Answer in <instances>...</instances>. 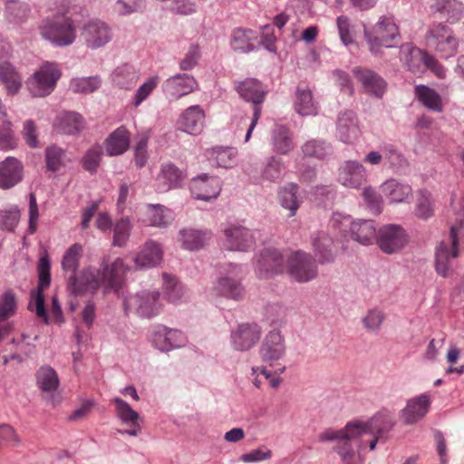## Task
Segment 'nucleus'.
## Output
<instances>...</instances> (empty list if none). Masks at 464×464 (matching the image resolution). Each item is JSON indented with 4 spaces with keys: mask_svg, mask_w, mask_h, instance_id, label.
Listing matches in <instances>:
<instances>
[{
    "mask_svg": "<svg viewBox=\"0 0 464 464\" xmlns=\"http://www.w3.org/2000/svg\"><path fill=\"white\" fill-rule=\"evenodd\" d=\"M394 425L391 412L382 411L366 421L351 420L340 430H326L319 436L321 441L336 440L334 450L345 464H353L356 450L353 441L357 442V451L361 452L367 444L371 450H375L379 440L389 432Z\"/></svg>",
    "mask_w": 464,
    "mask_h": 464,
    "instance_id": "obj_1",
    "label": "nucleus"
},
{
    "mask_svg": "<svg viewBox=\"0 0 464 464\" xmlns=\"http://www.w3.org/2000/svg\"><path fill=\"white\" fill-rule=\"evenodd\" d=\"M82 256V246L75 243L65 251L62 260L63 271L71 273L68 287L72 293L75 295L85 292L93 293L102 285L116 291L120 288L122 278L129 270L122 258H116L111 265H104L102 271L87 268L80 277H77L75 273Z\"/></svg>",
    "mask_w": 464,
    "mask_h": 464,
    "instance_id": "obj_2",
    "label": "nucleus"
},
{
    "mask_svg": "<svg viewBox=\"0 0 464 464\" xmlns=\"http://www.w3.org/2000/svg\"><path fill=\"white\" fill-rule=\"evenodd\" d=\"M123 306L127 315L133 314L150 319L160 313L163 302L158 290L144 289L126 297Z\"/></svg>",
    "mask_w": 464,
    "mask_h": 464,
    "instance_id": "obj_3",
    "label": "nucleus"
},
{
    "mask_svg": "<svg viewBox=\"0 0 464 464\" xmlns=\"http://www.w3.org/2000/svg\"><path fill=\"white\" fill-rule=\"evenodd\" d=\"M461 218H458L459 224L450 227L449 240L442 241L436 248L435 269L442 277H449L452 274L451 261L459 256V235L461 227H464V209Z\"/></svg>",
    "mask_w": 464,
    "mask_h": 464,
    "instance_id": "obj_4",
    "label": "nucleus"
},
{
    "mask_svg": "<svg viewBox=\"0 0 464 464\" xmlns=\"http://www.w3.org/2000/svg\"><path fill=\"white\" fill-rule=\"evenodd\" d=\"M61 75L56 63L46 62L27 79V89L34 97L47 96L54 90Z\"/></svg>",
    "mask_w": 464,
    "mask_h": 464,
    "instance_id": "obj_5",
    "label": "nucleus"
},
{
    "mask_svg": "<svg viewBox=\"0 0 464 464\" xmlns=\"http://www.w3.org/2000/svg\"><path fill=\"white\" fill-rule=\"evenodd\" d=\"M330 224L341 232H345L349 226L351 237L362 245H370L377 237L376 228L372 220L360 219L351 222L349 217L334 214Z\"/></svg>",
    "mask_w": 464,
    "mask_h": 464,
    "instance_id": "obj_6",
    "label": "nucleus"
},
{
    "mask_svg": "<svg viewBox=\"0 0 464 464\" xmlns=\"http://www.w3.org/2000/svg\"><path fill=\"white\" fill-rule=\"evenodd\" d=\"M285 354V343L281 333L270 331L264 338L259 348V355L263 362L274 369V374L279 375L285 371V366L277 363Z\"/></svg>",
    "mask_w": 464,
    "mask_h": 464,
    "instance_id": "obj_7",
    "label": "nucleus"
},
{
    "mask_svg": "<svg viewBox=\"0 0 464 464\" xmlns=\"http://www.w3.org/2000/svg\"><path fill=\"white\" fill-rule=\"evenodd\" d=\"M286 268L289 276L300 283L311 281L317 276L314 259L303 251L292 252L287 256Z\"/></svg>",
    "mask_w": 464,
    "mask_h": 464,
    "instance_id": "obj_8",
    "label": "nucleus"
},
{
    "mask_svg": "<svg viewBox=\"0 0 464 464\" xmlns=\"http://www.w3.org/2000/svg\"><path fill=\"white\" fill-rule=\"evenodd\" d=\"M237 91L244 100L253 102V118L246 134V141H248L251 133L260 118L261 103L263 102L266 92L261 82L256 79H246L239 82L237 86Z\"/></svg>",
    "mask_w": 464,
    "mask_h": 464,
    "instance_id": "obj_9",
    "label": "nucleus"
},
{
    "mask_svg": "<svg viewBox=\"0 0 464 464\" xmlns=\"http://www.w3.org/2000/svg\"><path fill=\"white\" fill-rule=\"evenodd\" d=\"M376 242L382 252L394 254L406 246L408 237L401 226L386 225L380 228L376 237Z\"/></svg>",
    "mask_w": 464,
    "mask_h": 464,
    "instance_id": "obj_10",
    "label": "nucleus"
},
{
    "mask_svg": "<svg viewBox=\"0 0 464 464\" xmlns=\"http://www.w3.org/2000/svg\"><path fill=\"white\" fill-rule=\"evenodd\" d=\"M151 343L159 351L167 353L185 346L187 337L179 330L157 325L151 333Z\"/></svg>",
    "mask_w": 464,
    "mask_h": 464,
    "instance_id": "obj_11",
    "label": "nucleus"
},
{
    "mask_svg": "<svg viewBox=\"0 0 464 464\" xmlns=\"http://www.w3.org/2000/svg\"><path fill=\"white\" fill-rule=\"evenodd\" d=\"M262 334L261 327L256 323H243L231 333V344L237 351L246 352L254 347Z\"/></svg>",
    "mask_w": 464,
    "mask_h": 464,
    "instance_id": "obj_12",
    "label": "nucleus"
},
{
    "mask_svg": "<svg viewBox=\"0 0 464 464\" xmlns=\"http://www.w3.org/2000/svg\"><path fill=\"white\" fill-rule=\"evenodd\" d=\"M285 258L276 249L266 248L263 250L256 264V273L260 278H268L280 274L285 269Z\"/></svg>",
    "mask_w": 464,
    "mask_h": 464,
    "instance_id": "obj_13",
    "label": "nucleus"
},
{
    "mask_svg": "<svg viewBox=\"0 0 464 464\" xmlns=\"http://www.w3.org/2000/svg\"><path fill=\"white\" fill-rule=\"evenodd\" d=\"M223 246L230 251H247L255 245L254 234L242 226H230L224 230Z\"/></svg>",
    "mask_w": 464,
    "mask_h": 464,
    "instance_id": "obj_14",
    "label": "nucleus"
},
{
    "mask_svg": "<svg viewBox=\"0 0 464 464\" xmlns=\"http://www.w3.org/2000/svg\"><path fill=\"white\" fill-rule=\"evenodd\" d=\"M198 88L197 80L187 73H179L168 78L162 85L166 95L179 100L183 96L188 95Z\"/></svg>",
    "mask_w": 464,
    "mask_h": 464,
    "instance_id": "obj_15",
    "label": "nucleus"
},
{
    "mask_svg": "<svg viewBox=\"0 0 464 464\" xmlns=\"http://www.w3.org/2000/svg\"><path fill=\"white\" fill-rule=\"evenodd\" d=\"M431 397L429 393H422L407 401L401 411V419L405 424H413L423 419L429 412Z\"/></svg>",
    "mask_w": 464,
    "mask_h": 464,
    "instance_id": "obj_16",
    "label": "nucleus"
},
{
    "mask_svg": "<svg viewBox=\"0 0 464 464\" xmlns=\"http://www.w3.org/2000/svg\"><path fill=\"white\" fill-rule=\"evenodd\" d=\"M428 55V52L411 44H404L400 50V60L402 66L415 75L424 73Z\"/></svg>",
    "mask_w": 464,
    "mask_h": 464,
    "instance_id": "obj_17",
    "label": "nucleus"
},
{
    "mask_svg": "<svg viewBox=\"0 0 464 464\" xmlns=\"http://www.w3.org/2000/svg\"><path fill=\"white\" fill-rule=\"evenodd\" d=\"M220 190V180L215 176L202 174L194 178L190 182V191L197 199L209 200L215 198Z\"/></svg>",
    "mask_w": 464,
    "mask_h": 464,
    "instance_id": "obj_18",
    "label": "nucleus"
},
{
    "mask_svg": "<svg viewBox=\"0 0 464 464\" xmlns=\"http://www.w3.org/2000/svg\"><path fill=\"white\" fill-rule=\"evenodd\" d=\"M205 119L204 110L199 105H192L180 114L178 125L182 131L196 136L202 132Z\"/></svg>",
    "mask_w": 464,
    "mask_h": 464,
    "instance_id": "obj_19",
    "label": "nucleus"
},
{
    "mask_svg": "<svg viewBox=\"0 0 464 464\" xmlns=\"http://www.w3.org/2000/svg\"><path fill=\"white\" fill-rule=\"evenodd\" d=\"M39 283L37 291L32 292V298L35 302L36 314L40 318H44L47 323L46 311L44 307V289L48 287L51 282L50 261L49 258L42 257L38 265Z\"/></svg>",
    "mask_w": 464,
    "mask_h": 464,
    "instance_id": "obj_20",
    "label": "nucleus"
},
{
    "mask_svg": "<svg viewBox=\"0 0 464 464\" xmlns=\"http://www.w3.org/2000/svg\"><path fill=\"white\" fill-rule=\"evenodd\" d=\"M24 166L14 157H7L0 162V188L9 189L23 179Z\"/></svg>",
    "mask_w": 464,
    "mask_h": 464,
    "instance_id": "obj_21",
    "label": "nucleus"
},
{
    "mask_svg": "<svg viewBox=\"0 0 464 464\" xmlns=\"http://www.w3.org/2000/svg\"><path fill=\"white\" fill-rule=\"evenodd\" d=\"M427 40L444 58L451 57L457 53L459 41L452 35L451 31H431Z\"/></svg>",
    "mask_w": 464,
    "mask_h": 464,
    "instance_id": "obj_22",
    "label": "nucleus"
},
{
    "mask_svg": "<svg viewBox=\"0 0 464 464\" xmlns=\"http://www.w3.org/2000/svg\"><path fill=\"white\" fill-rule=\"evenodd\" d=\"M212 292L217 296L233 300H241L245 296V288L239 279L230 276H220L212 286Z\"/></svg>",
    "mask_w": 464,
    "mask_h": 464,
    "instance_id": "obj_23",
    "label": "nucleus"
},
{
    "mask_svg": "<svg viewBox=\"0 0 464 464\" xmlns=\"http://www.w3.org/2000/svg\"><path fill=\"white\" fill-rule=\"evenodd\" d=\"M353 73L362 84L366 92L381 98L386 91V82L375 72L363 68H354Z\"/></svg>",
    "mask_w": 464,
    "mask_h": 464,
    "instance_id": "obj_24",
    "label": "nucleus"
},
{
    "mask_svg": "<svg viewBox=\"0 0 464 464\" xmlns=\"http://www.w3.org/2000/svg\"><path fill=\"white\" fill-rule=\"evenodd\" d=\"M338 179L345 187L357 188L366 180V169L361 163L349 160L340 169Z\"/></svg>",
    "mask_w": 464,
    "mask_h": 464,
    "instance_id": "obj_25",
    "label": "nucleus"
},
{
    "mask_svg": "<svg viewBox=\"0 0 464 464\" xmlns=\"http://www.w3.org/2000/svg\"><path fill=\"white\" fill-rule=\"evenodd\" d=\"M53 127L60 133L75 135L84 129L85 121L78 112L63 111L56 117Z\"/></svg>",
    "mask_w": 464,
    "mask_h": 464,
    "instance_id": "obj_26",
    "label": "nucleus"
},
{
    "mask_svg": "<svg viewBox=\"0 0 464 464\" xmlns=\"http://www.w3.org/2000/svg\"><path fill=\"white\" fill-rule=\"evenodd\" d=\"M163 256L161 246L152 240L147 241L134 258L138 268L153 267L159 265Z\"/></svg>",
    "mask_w": 464,
    "mask_h": 464,
    "instance_id": "obj_27",
    "label": "nucleus"
},
{
    "mask_svg": "<svg viewBox=\"0 0 464 464\" xmlns=\"http://www.w3.org/2000/svg\"><path fill=\"white\" fill-rule=\"evenodd\" d=\"M205 157L213 166L229 169L237 163V151L232 147H214L206 150Z\"/></svg>",
    "mask_w": 464,
    "mask_h": 464,
    "instance_id": "obj_28",
    "label": "nucleus"
},
{
    "mask_svg": "<svg viewBox=\"0 0 464 464\" xmlns=\"http://www.w3.org/2000/svg\"><path fill=\"white\" fill-rule=\"evenodd\" d=\"M130 132L124 126L117 128L105 140V150L110 156L123 154L130 147Z\"/></svg>",
    "mask_w": 464,
    "mask_h": 464,
    "instance_id": "obj_29",
    "label": "nucleus"
},
{
    "mask_svg": "<svg viewBox=\"0 0 464 464\" xmlns=\"http://www.w3.org/2000/svg\"><path fill=\"white\" fill-rule=\"evenodd\" d=\"M337 130L340 139L346 143H351L360 136V129L353 111H345L341 114L337 121Z\"/></svg>",
    "mask_w": 464,
    "mask_h": 464,
    "instance_id": "obj_30",
    "label": "nucleus"
},
{
    "mask_svg": "<svg viewBox=\"0 0 464 464\" xmlns=\"http://www.w3.org/2000/svg\"><path fill=\"white\" fill-rule=\"evenodd\" d=\"M315 256L322 264L334 261L333 239L324 231L315 232L311 237Z\"/></svg>",
    "mask_w": 464,
    "mask_h": 464,
    "instance_id": "obj_31",
    "label": "nucleus"
},
{
    "mask_svg": "<svg viewBox=\"0 0 464 464\" xmlns=\"http://www.w3.org/2000/svg\"><path fill=\"white\" fill-rule=\"evenodd\" d=\"M431 9L440 13L450 24L464 16V5L459 0H435Z\"/></svg>",
    "mask_w": 464,
    "mask_h": 464,
    "instance_id": "obj_32",
    "label": "nucleus"
},
{
    "mask_svg": "<svg viewBox=\"0 0 464 464\" xmlns=\"http://www.w3.org/2000/svg\"><path fill=\"white\" fill-rule=\"evenodd\" d=\"M382 193L392 203H401L407 199L412 192L410 185L401 183L394 179L386 180L381 186Z\"/></svg>",
    "mask_w": 464,
    "mask_h": 464,
    "instance_id": "obj_33",
    "label": "nucleus"
},
{
    "mask_svg": "<svg viewBox=\"0 0 464 464\" xmlns=\"http://www.w3.org/2000/svg\"><path fill=\"white\" fill-rule=\"evenodd\" d=\"M171 211L162 205H149L143 216V222L149 226L165 227L172 221Z\"/></svg>",
    "mask_w": 464,
    "mask_h": 464,
    "instance_id": "obj_34",
    "label": "nucleus"
},
{
    "mask_svg": "<svg viewBox=\"0 0 464 464\" xmlns=\"http://www.w3.org/2000/svg\"><path fill=\"white\" fill-rule=\"evenodd\" d=\"M0 82L5 85L8 95H14L20 91L23 79L10 63L5 62L0 63Z\"/></svg>",
    "mask_w": 464,
    "mask_h": 464,
    "instance_id": "obj_35",
    "label": "nucleus"
},
{
    "mask_svg": "<svg viewBox=\"0 0 464 464\" xmlns=\"http://www.w3.org/2000/svg\"><path fill=\"white\" fill-rule=\"evenodd\" d=\"M210 233L193 228H184L179 233V241L188 250H197L203 247L210 239Z\"/></svg>",
    "mask_w": 464,
    "mask_h": 464,
    "instance_id": "obj_36",
    "label": "nucleus"
},
{
    "mask_svg": "<svg viewBox=\"0 0 464 464\" xmlns=\"http://www.w3.org/2000/svg\"><path fill=\"white\" fill-rule=\"evenodd\" d=\"M258 31H235L231 46L234 51L248 53L259 46Z\"/></svg>",
    "mask_w": 464,
    "mask_h": 464,
    "instance_id": "obj_37",
    "label": "nucleus"
},
{
    "mask_svg": "<svg viewBox=\"0 0 464 464\" xmlns=\"http://www.w3.org/2000/svg\"><path fill=\"white\" fill-rule=\"evenodd\" d=\"M295 109L301 115L316 113L317 106L314 101L311 90L304 84L297 86L295 100Z\"/></svg>",
    "mask_w": 464,
    "mask_h": 464,
    "instance_id": "obj_38",
    "label": "nucleus"
},
{
    "mask_svg": "<svg viewBox=\"0 0 464 464\" xmlns=\"http://www.w3.org/2000/svg\"><path fill=\"white\" fill-rule=\"evenodd\" d=\"M183 179L182 172L172 163L162 165L158 176V182L161 191L177 188Z\"/></svg>",
    "mask_w": 464,
    "mask_h": 464,
    "instance_id": "obj_39",
    "label": "nucleus"
},
{
    "mask_svg": "<svg viewBox=\"0 0 464 464\" xmlns=\"http://www.w3.org/2000/svg\"><path fill=\"white\" fill-rule=\"evenodd\" d=\"M298 186L289 183L283 187L278 192V199L282 208L289 210L288 217H294L301 205L297 196Z\"/></svg>",
    "mask_w": 464,
    "mask_h": 464,
    "instance_id": "obj_40",
    "label": "nucleus"
},
{
    "mask_svg": "<svg viewBox=\"0 0 464 464\" xmlns=\"http://www.w3.org/2000/svg\"><path fill=\"white\" fill-rule=\"evenodd\" d=\"M415 95L429 110L436 112L443 111L441 97L435 90L426 85H417L415 87Z\"/></svg>",
    "mask_w": 464,
    "mask_h": 464,
    "instance_id": "obj_41",
    "label": "nucleus"
},
{
    "mask_svg": "<svg viewBox=\"0 0 464 464\" xmlns=\"http://www.w3.org/2000/svg\"><path fill=\"white\" fill-rule=\"evenodd\" d=\"M386 32L387 31H364L372 53H377L380 48H391L397 44L395 40L399 36V34L393 33L390 35H385L384 33Z\"/></svg>",
    "mask_w": 464,
    "mask_h": 464,
    "instance_id": "obj_42",
    "label": "nucleus"
},
{
    "mask_svg": "<svg viewBox=\"0 0 464 464\" xmlns=\"http://www.w3.org/2000/svg\"><path fill=\"white\" fill-rule=\"evenodd\" d=\"M111 79L117 86L122 89H130L136 84L139 74L133 66L123 64L115 69L111 74Z\"/></svg>",
    "mask_w": 464,
    "mask_h": 464,
    "instance_id": "obj_43",
    "label": "nucleus"
},
{
    "mask_svg": "<svg viewBox=\"0 0 464 464\" xmlns=\"http://www.w3.org/2000/svg\"><path fill=\"white\" fill-rule=\"evenodd\" d=\"M69 13V10H65L64 8L52 12V14L46 17L45 29H74L76 20H74L72 15H68Z\"/></svg>",
    "mask_w": 464,
    "mask_h": 464,
    "instance_id": "obj_44",
    "label": "nucleus"
},
{
    "mask_svg": "<svg viewBox=\"0 0 464 464\" xmlns=\"http://www.w3.org/2000/svg\"><path fill=\"white\" fill-rule=\"evenodd\" d=\"M39 388L44 392H54L59 386L56 372L50 366L41 367L36 373Z\"/></svg>",
    "mask_w": 464,
    "mask_h": 464,
    "instance_id": "obj_45",
    "label": "nucleus"
},
{
    "mask_svg": "<svg viewBox=\"0 0 464 464\" xmlns=\"http://www.w3.org/2000/svg\"><path fill=\"white\" fill-rule=\"evenodd\" d=\"M274 146L277 152L286 154L293 149L290 131L284 126H278L274 130Z\"/></svg>",
    "mask_w": 464,
    "mask_h": 464,
    "instance_id": "obj_46",
    "label": "nucleus"
},
{
    "mask_svg": "<svg viewBox=\"0 0 464 464\" xmlns=\"http://www.w3.org/2000/svg\"><path fill=\"white\" fill-rule=\"evenodd\" d=\"M131 224L128 218L119 219L113 227L112 245L116 246H124L130 237Z\"/></svg>",
    "mask_w": 464,
    "mask_h": 464,
    "instance_id": "obj_47",
    "label": "nucleus"
},
{
    "mask_svg": "<svg viewBox=\"0 0 464 464\" xmlns=\"http://www.w3.org/2000/svg\"><path fill=\"white\" fill-rule=\"evenodd\" d=\"M3 122L0 124V150H13L17 145V140L12 130V123L6 120L2 114Z\"/></svg>",
    "mask_w": 464,
    "mask_h": 464,
    "instance_id": "obj_48",
    "label": "nucleus"
},
{
    "mask_svg": "<svg viewBox=\"0 0 464 464\" xmlns=\"http://www.w3.org/2000/svg\"><path fill=\"white\" fill-rule=\"evenodd\" d=\"M65 151L55 146H49L45 150V160L48 170L55 172L64 165Z\"/></svg>",
    "mask_w": 464,
    "mask_h": 464,
    "instance_id": "obj_49",
    "label": "nucleus"
},
{
    "mask_svg": "<svg viewBox=\"0 0 464 464\" xmlns=\"http://www.w3.org/2000/svg\"><path fill=\"white\" fill-rule=\"evenodd\" d=\"M101 86V80L98 77L77 78L70 83V89L75 93H91Z\"/></svg>",
    "mask_w": 464,
    "mask_h": 464,
    "instance_id": "obj_50",
    "label": "nucleus"
},
{
    "mask_svg": "<svg viewBox=\"0 0 464 464\" xmlns=\"http://www.w3.org/2000/svg\"><path fill=\"white\" fill-rule=\"evenodd\" d=\"M117 416L125 423L130 422L131 426H137L139 414L122 399L116 397L113 399Z\"/></svg>",
    "mask_w": 464,
    "mask_h": 464,
    "instance_id": "obj_51",
    "label": "nucleus"
},
{
    "mask_svg": "<svg viewBox=\"0 0 464 464\" xmlns=\"http://www.w3.org/2000/svg\"><path fill=\"white\" fill-rule=\"evenodd\" d=\"M415 214L418 218L427 219L433 215V207L430 193L420 190L418 193Z\"/></svg>",
    "mask_w": 464,
    "mask_h": 464,
    "instance_id": "obj_52",
    "label": "nucleus"
},
{
    "mask_svg": "<svg viewBox=\"0 0 464 464\" xmlns=\"http://www.w3.org/2000/svg\"><path fill=\"white\" fill-rule=\"evenodd\" d=\"M43 36L54 46H66L75 40L74 31H43Z\"/></svg>",
    "mask_w": 464,
    "mask_h": 464,
    "instance_id": "obj_53",
    "label": "nucleus"
},
{
    "mask_svg": "<svg viewBox=\"0 0 464 464\" xmlns=\"http://www.w3.org/2000/svg\"><path fill=\"white\" fill-rule=\"evenodd\" d=\"M81 37L92 49L102 47L111 39L108 31H82Z\"/></svg>",
    "mask_w": 464,
    "mask_h": 464,
    "instance_id": "obj_54",
    "label": "nucleus"
},
{
    "mask_svg": "<svg viewBox=\"0 0 464 464\" xmlns=\"http://www.w3.org/2000/svg\"><path fill=\"white\" fill-rule=\"evenodd\" d=\"M102 148L100 145L91 147L82 158V167L85 170L94 173L100 165Z\"/></svg>",
    "mask_w": 464,
    "mask_h": 464,
    "instance_id": "obj_55",
    "label": "nucleus"
},
{
    "mask_svg": "<svg viewBox=\"0 0 464 464\" xmlns=\"http://www.w3.org/2000/svg\"><path fill=\"white\" fill-rule=\"evenodd\" d=\"M283 169L284 167L281 160L271 157L262 170L261 178L263 180L275 182L281 179Z\"/></svg>",
    "mask_w": 464,
    "mask_h": 464,
    "instance_id": "obj_56",
    "label": "nucleus"
},
{
    "mask_svg": "<svg viewBox=\"0 0 464 464\" xmlns=\"http://www.w3.org/2000/svg\"><path fill=\"white\" fill-rule=\"evenodd\" d=\"M159 76H151L138 88L133 96L134 107H139L152 93L159 84Z\"/></svg>",
    "mask_w": 464,
    "mask_h": 464,
    "instance_id": "obj_57",
    "label": "nucleus"
},
{
    "mask_svg": "<svg viewBox=\"0 0 464 464\" xmlns=\"http://www.w3.org/2000/svg\"><path fill=\"white\" fill-rule=\"evenodd\" d=\"M17 303L12 292H6L0 298V321H5L14 316L16 312Z\"/></svg>",
    "mask_w": 464,
    "mask_h": 464,
    "instance_id": "obj_58",
    "label": "nucleus"
},
{
    "mask_svg": "<svg viewBox=\"0 0 464 464\" xmlns=\"http://www.w3.org/2000/svg\"><path fill=\"white\" fill-rule=\"evenodd\" d=\"M385 320V314L382 311L373 308L370 309L362 318L364 328L370 332H377Z\"/></svg>",
    "mask_w": 464,
    "mask_h": 464,
    "instance_id": "obj_59",
    "label": "nucleus"
},
{
    "mask_svg": "<svg viewBox=\"0 0 464 464\" xmlns=\"http://www.w3.org/2000/svg\"><path fill=\"white\" fill-rule=\"evenodd\" d=\"M163 281L168 299L173 303L179 300L183 295V289L182 286L178 284L176 278L170 275L164 274Z\"/></svg>",
    "mask_w": 464,
    "mask_h": 464,
    "instance_id": "obj_60",
    "label": "nucleus"
},
{
    "mask_svg": "<svg viewBox=\"0 0 464 464\" xmlns=\"http://www.w3.org/2000/svg\"><path fill=\"white\" fill-rule=\"evenodd\" d=\"M272 456V450H269L266 446L263 445L257 449L250 450L247 453L242 454L240 456V460L244 463L261 462L270 459Z\"/></svg>",
    "mask_w": 464,
    "mask_h": 464,
    "instance_id": "obj_61",
    "label": "nucleus"
},
{
    "mask_svg": "<svg viewBox=\"0 0 464 464\" xmlns=\"http://www.w3.org/2000/svg\"><path fill=\"white\" fill-rule=\"evenodd\" d=\"M302 150L305 156L322 159L330 151V147L323 141L310 140L303 146Z\"/></svg>",
    "mask_w": 464,
    "mask_h": 464,
    "instance_id": "obj_62",
    "label": "nucleus"
},
{
    "mask_svg": "<svg viewBox=\"0 0 464 464\" xmlns=\"http://www.w3.org/2000/svg\"><path fill=\"white\" fill-rule=\"evenodd\" d=\"M362 197L367 207L374 213L378 215L382 211V197L376 193V191L371 188H365L362 191Z\"/></svg>",
    "mask_w": 464,
    "mask_h": 464,
    "instance_id": "obj_63",
    "label": "nucleus"
},
{
    "mask_svg": "<svg viewBox=\"0 0 464 464\" xmlns=\"http://www.w3.org/2000/svg\"><path fill=\"white\" fill-rule=\"evenodd\" d=\"M382 151L383 159L387 160L391 168H399L404 164L405 159L393 145H384Z\"/></svg>",
    "mask_w": 464,
    "mask_h": 464,
    "instance_id": "obj_64",
    "label": "nucleus"
}]
</instances>
